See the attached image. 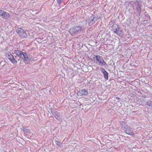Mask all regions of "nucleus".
Here are the masks:
<instances>
[{"mask_svg":"<svg viewBox=\"0 0 152 152\" xmlns=\"http://www.w3.org/2000/svg\"><path fill=\"white\" fill-rule=\"evenodd\" d=\"M87 23L83 21L79 25L72 27L69 30L70 34L72 36L78 35L80 33H84V30L86 28Z\"/></svg>","mask_w":152,"mask_h":152,"instance_id":"obj_1","label":"nucleus"},{"mask_svg":"<svg viewBox=\"0 0 152 152\" xmlns=\"http://www.w3.org/2000/svg\"><path fill=\"white\" fill-rule=\"evenodd\" d=\"M16 31L19 36L22 38H26L28 36L26 31L22 28H18L16 30Z\"/></svg>","mask_w":152,"mask_h":152,"instance_id":"obj_2","label":"nucleus"},{"mask_svg":"<svg viewBox=\"0 0 152 152\" xmlns=\"http://www.w3.org/2000/svg\"><path fill=\"white\" fill-rule=\"evenodd\" d=\"M98 18L97 15H92L86 21L88 23L89 26H92L98 20Z\"/></svg>","mask_w":152,"mask_h":152,"instance_id":"obj_3","label":"nucleus"},{"mask_svg":"<svg viewBox=\"0 0 152 152\" xmlns=\"http://www.w3.org/2000/svg\"><path fill=\"white\" fill-rule=\"evenodd\" d=\"M93 58L98 62L99 65L104 66H107L106 62L104 61L102 56L97 55L95 56Z\"/></svg>","mask_w":152,"mask_h":152,"instance_id":"obj_4","label":"nucleus"},{"mask_svg":"<svg viewBox=\"0 0 152 152\" xmlns=\"http://www.w3.org/2000/svg\"><path fill=\"white\" fill-rule=\"evenodd\" d=\"M124 126V131L126 133L131 136H134V134L133 132L132 128L128 126L125 123Z\"/></svg>","mask_w":152,"mask_h":152,"instance_id":"obj_5","label":"nucleus"},{"mask_svg":"<svg viewBox=\"0 0 152 152\" xmlns=\"http://www.w3.org/2000/svg\"><path fill=\"white\" fill-rule=\"evenodd\" d=\"M0 16L3 19H7L10 17V15L8 12L0 10Z\"/></svg>","mask_w":152,"mask_h":152,"instance_id":"obj_6","label":"nucleus"},{"mask_svg":"<svg viewBox=\"0 0 152 152\" xmlns=\"http://www.w3.org/2000/svg\"><path fill=\"white\" fill-rule=\"evenodd\" d=\"M25 62H28L30 61H31L33 60V58L31 57L29 54H27L26 53H24L23 57L22 59Z\"/></svg>","mask_w":152,"mask_h":152,"instance_id":"obj_7","label":"nucleus"},{"mask_svg":"<svg viewBox=\"0 0 152 152\" xmlns=\"http://www.w3.org/2000/svg\"><path fill=\"white\" fill-rule=\"evenodd\" d=\"M79 95L80 96H81L83 95H86L88 94V91L85 89H82L79 91Z\"/></svg>","mask_w":152,"mask_h":152,"instance_id":"obj_8","label":"nucleus"},{"mask_svg":"<svg viewBox=\"0 0 152 152\" xmlns=\"http://www.w3.org/2000/svg\"><path fill=\"white\" fill-rule=\"evenodd\" d=\"M16 53L17 55V56H16V57H19L20 58L22 59L24 53L18 50L16 51Z\"/></svg>","mask_w":152,"mask_h":152,"instance_id":"obj_9","label":"nucleus"},{"mask_svg":"<svg viewBox=\"0 0 152 152\" xmlns=\"http://www.w3.org/2000/svg\"><path fill=\"white\" fill-rule=\"evenodd\" d=\"M122 29L119 27L118 26L117 28V29L114 31V33H116L117 35H120L122 33Z\"/></svg>","mask_w":152,"mask_h":152,"instance_id":"obj_10","label":"nucleus"},{"mask_svg":"<svg viewBox=\"0 0 152 152\" xmlns=\"http://www.w3.org/2000/svg\"><path fill=\"white\" fill-rule=\"evenodd\" d=\"M52 114L57 119H58L59 117L58 115V113L56 111H51Z\"/></svg>","mask_w":152,"mask_h":152,"instance_id":"obj_11","label":"nucleus"},{"mask_svg":"<svg viewBox=\"0 0 152 152\" xmlns=\"http://www.w3.org/2000/svg\"><path fill=\"white\" fill-rule=\"evenodd\" d=\"M118 26L116 24H113L112 27V30L114 32L115 31V30H116L117 29Z\"/></svg>","mask_w":152,"mask_h":152,"instance_id":"obj_12","label":"nucleus"},{"mask_svg":"<svg viewBox=\"0 0 152 152\" xmlns=\"http://www.w3.org/2000/svg\"><path fill=\"white\" fill-rule=\"evenodd\" d=\"M141 7L139 5L137 8V12L139 13V15H140L141 12Z\"/></svg>","mask_w":152,"mask_h":152,"instance_id":"obj_13","label":"nucleus"},{"mask_svg":"<svg viewBox=\"0 0 152 152\" xmlns=\"http://www.w3.org/2000/svg\"><path fill=\"white\" fill-rule=\"evenodd\" d=\"M104 75V78L107 80H108V73L107 72H105V73H103Z\"/></svg>","mask_w":152,"mask_h":152,"instance_id":"obj_14","label":"nucleus"},{"mask_svg":"<svg viewBox=\"0 0 152 152\" xmlns=\"http://www.w3.org/2000/svg\"><path fill=\"white\" fill-rule=\"evenodd\" d=\"M10 61L14 64H16L17 62L16 59L14 57Z\"/></svg>","mask_w":152,"mask_h":152,"instance_id":"obj_15","label":"nucleus"},{"mask_svg":"<svg viewBox=\"0 0 152 152\" xmlns=\"http://www.w3.org/2000/svg\"><path fill=\"white\" fill-rule=\"evenodd\" d=\"M147 105L148 106L152 107V102L151 101H149L147 102Z\"/></svg>","mask_w":152,"mask_h":152,"instance_id":"obj_16","label":"nucleus"},{"mask_svg":"<svg viewBox=\"0 0 152 152\" xmlns=\"http://www.w3.org/2000/svg\"><path fill=\"white\" fill-rule=\"evenodd\" d=\"M14 56L11 54H9L8 56V58L10 61L12 59Z\"/></svg>","mask_w":152,"mask_h":152,"instance_id":"obj_17","label":"nucleus"},{"mask_svg":"<svg viewBox=\"0 0 152 152\" xmlns=\"http://www.w3.org/2000/svg\"><path fill=\"white\" fill-rule=\"evenodd\" d=\"M23 131L25 133H29L30 132V130L29 129L26 128H23Z\"/></svg>","mask_w":152,"mask_h":152,"instance_id":"obj_18","label":"nucleus"},{"mask_svg":"<svg viewBox=\"0 0 152 152\" xmlns=\"http://www.w3.org/2000/svg\"><path fill=\"white\" fill-rule=\"evenodd\" d=\"M101 71L103 73H105L107 71L105 70L103 68H101Z\"/></svg>","mask_w":152,"mask_h":152,"instance_id":"obj_19","label":"nucleus"},{"mask_svg":"<svg viewBox=\"0 0 152 152\" xmlns=\"http://www.w3.org/2000/svg\"><path fill=\"white\" fill-rule=\"evenodd\" d=\"M56 144L57 145H58L59 146H60V143H61V142H60L59 141H56Z\"/></svg>","mask_w":152,"mask_h":152,"instance_id":"obj_20","label":"nucleus"},{"mask_svg":"<svg viewBox=\"0 0 152 152\" xmlns=\"http://www.w3.org/2000/svg\"><path fill=\"white\" fill-rule=\"evenodd\" d=\"M58 5H60L63 1V0H57Z\"/></svg>","mask_w":152,"mask_h":152,"instance_id":"obj_21","label":"nucleus"}]
</instances>
